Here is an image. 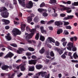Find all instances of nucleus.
Instances as JSON below:
<instances>
[{
	"mask_svg": "<svg viewBox=\"0 0 78 78\" xmlns=\"http://www.w3.org/2000/svg\"><path fill=\"white\" fill-rule=\"evenodd\" d=\"M41 24H45V21L42 20L41 21Z\"/></svg>",
	"mask_w": 78,
	"mask_h": 78,
	"instance_id": "de8ad7c7",
	"label": "nucleus"
},
{
	"mask_svg": "<svg viewBox=\"0 0 78 78\" xmlns=\"http://www.w3.org/2000/svg\"><path fill=\"white\" fill-rule=\"evenodd\" d=\"M10 45L11 46L14 47H17V45L16 44H10Z\"/></svg>",
	"mask_w": 78,
	"mask_h": 78,
	"instance_id": "a18cd8bd",
	"label": "nucleus"
},
{
	"mask_svg": "<svg viewBox=\"0 0 78 78\" xmlns=\"http://www.w3.org/2000/svg\"><path fill=\"white\" fill-rule=\"evenodd\" d=\"M40 40H41V41H44L45 40V37H44L41 35L40 37Z\"/></svg>",
	"mask_w": 78,
	"mask_h": 78,
	"instance_id": "393cba45",
	"label": "nucleus"
},
{
	"mask_svg": "<svg viewBox=\"0 0 78 78\" xmlns=\"http://www.w3.org/2000/svg\"><path fill=\"white\" fill-rule=\"evenodd\" d=\"M64 32L65 33V34L66 35L69 34V32H68L67 30H65Z\"/></svg>",
	"mask_w": 78,
	"mask_h": 78,
	"instance_id": "3c124183",
	"label": "nucleus"
},
{
	"mask_svg": "<svg viewBox=\"0 0 78 78\" xmlns=\"http://www.w3.org/2000/svg\"><path fill=\"white\" fill-rule=\"evenodd\" d=\"M41 75L42 77L45 76V78H49L50 77V74H48V75L47 76V73L46 72H43L41 71L39 72L36 74L35 75H36V76H39Z\"/></svg>",
	"mask_w": 78,
	"mask_h": 78,
	"instance_id": "7ed1b4c3",
	"label": "nucleus"
},
{
	"mask_svg": "<svg viewBox=\"0 0 78 78\" xmlns=\"http://www.w3.org/2000/svg\"><path fill=\"white\" fill-rule=\"evenodd\" d=\"M33 2H32L30 1L28 5H27L26 6L27 8L30 9V8H31L33 7Z\"/></svg>",
	"mask_w": 78,
	"mask_h": 78,
	"instance_id": "9b49d317",
	"label": "nucleus"
},
{
	"mask_svg": "<svg viewBox=\"0 0 78 78\" xmlns=\"http://www.w3.org/2000/svg\"><path fill=\"white\" fill-rule=\"evenodd\" d=\"M14 76H15V73H13L11 76V74H9L8 76L9 78H13Z\"/></svg>",
	"mask_w": 78,
	"mask_h": 78,
	"instance_id": "412c9836",
	"label": "nucleus"
},
{
	"mask_svg": "<svg viewBox=\"0 0 78 78\" xmlns=\"http://www.w3.org/2000/svg\"><path fill=\"white\" fill-rule=\"evenodd\" d=\"M40 8H43L44 6H45V3L44 2H42L40 5Z\"/></svg>",
	"mask_w": 78,
	"mask_h": 78,
	"instance_id": "7c9ffc66",
	"label": "nucleus"
},
{
	"mask_svg": "<svg viewBox=\"0 0 78 78\" xmlns=\"http://www.w3.org/2000/svg\"><path fill=\"white\" fill-rule=\"evenodd\" d=\"M5 28L6 30H8V29L9 28V27L8 26H7L5 27Z\"/></svg>",
	"mask_w": 78,
	"mask_h": 78,
	"instance_id": "e2e57ef3",
	"label": "nucleus"
},
{
	"mask_svg": "<svg viewBox=\"0 0 78 78\" xmlns=\"http://www.w3.org/2000/svg\"><path fill=\"white\" fill-rule=\"evenodd\" d=\"M61 57L63 59H65L66 58V56L64 54H63L62 55H61Z\"/></svg>",
	"mask_w": 78,
	"mask_h": 78,
	"instance_id": "37998d69",
	"label": "nucleus"
},
{
	"mask_svg": "<svg viewBox=\"0 0 78 78\" xmlns=\"http://www.w3.org/2000/svg\"><path fill=\"white\" fill-rule=\"evenodd\" d=\"M18 0L19 2V3L21 4V6H23V7H25V4L24 2L22 1H21L20 0Z\"/></svg>",
	"mask_w": 78,
	"mask_h": 78,
	"instance_id": "2eb2a0df",
	"label": "nucleus"
},
{
	"mask_svg": "<svg viewBox=\"0 0 78 78\" xmlns=\"http://www.w3.org/2000/svg\"><path fill=\"white\" fill-rule=\"evenodd\" d=\"M67 48L68 50L70 51H72V48H73L72 51H75L76 50V48L73 47V44L72 42H69L68 43L67 45Z\"/></svg>",
	"mask_w": 78,
	"mask_h": 78,
	"instance_id": "f03ea898",
	"label": "nucleus"
},
{
	"mask_svg": "<svg viewBox=\"0 0 78 78\" xmlns=\"http://www.w3.org/2000/svg\"><path fill=\"white\" fill-rule=\"evenodd\" d=\"M14 55V54L10 52L8 53L5 57L4 58H12V56Z\"/></svg>",
	"mask_w": 78,
	"mask_h": 78,
	"instance_id": "9d476101",
	"label": "nucleus"
},
{
	"mask_svg": "<svg viewBox=\"0 0 78 78\" xmlns=\"http://www.w3.org/2000/svg\"><path fill=\"white\" fill-rule=\"evenodd\" d=\"M38 11L39 12H42L44 11V12H47V10L45 9H42L39 8L38 9Z\"/></svg>",
	"mask_w": 78,
	"mask_h": 78,
	"instance_id": "6ab92c4d",
	"label": "nucleus"
},
{
	"mask_svg": "<svg viewBox=\"0 0 78 78\" xmlns=\"http://www.w3.org/2000/svg\"><path fill=\"white\" fill-rule=\"evenodd\" d=\"M32 59H36L37 57L35 55H32L31 56Z\"/></svg>",
	"mask_w": 78,
	"mask_h": 78,
	"instance_id": "5fc2aeb1",
	"label": "nucleus"
},
{
	"mask_svg": "<svg viewBox=\"0 0 78 78\" xmlns=\"http://www.w3.org/2000/svg\"><path fill=\"white\" fill-rule=\"evenodd\" d=\"M39 18L38 17H36L34 19V21L35 22L37 23L39 21Z\"/></svg>",
	"mask_w": 78,
	"mask_h": 78,
	"instance_id": "a878e982",
	"label": "nucleus"
},
{
	"mask_svg": "<svg viewBox=\"0 0 78 78\" xmlns=\"http://www.w3.org/2000/svg\"><path fill=\"white\" fill-rule=\"evenodd\" d=\"M2 21L3 22H4L5 24H8L9 23V20L3 19L2 20Z\"/></svg>",
	"mask_w": 78,
	"mask_h": 78,
	"instance_id": "dca6fc26",
	"label": "nucleus"
},
{
	"mask_svg": "<svg viewBox=\"0 0 78 78\" xmlns=\"http://www.w3.org/2000/svg\"><path fill=\"white\" fill-rule=\"evenodd\" d=\"M26 27V25L23 23H21V29L22 31L23 32L25 31V28Z\"/></svg>",
	"mask_w": 78,
	"mask_h": 78,
	"instance_id": "f8f14e48",
	"label": "nucleus"
},
{
	"mask_svg": "<svg viewBox=\"0 0 78 78\" xmlns=\"http://www.w3.org/2000/svg\"><path fill=\"white\" fill-rule=\"evenodd\" d=\"M51 2L52 4L56 3V0H51Z\"/></svg>",
	"mask_w": 78,
	"mask_h": 78,
	"instance_id": "79ce46f5",
	"label": "nucleus"
},
{
	"mask_svg": "<svg viewBox=\"0 0 78 78\" xmlns=\"http://www.w3.org/2000/svg\"><path fill=\"white\" fill-rule=\"evenodd\" d=\"M60 16L61 17H65L66 16V14L64 13H62L60 14Z\"/></svg>",
	"mask_w": 78,
	"mask_h": 78,
	"instance_id": "09e8293b",
	"label": "nucleus"
},
{
	"mask_svg": "<svg viewBox=\"0 0 78 78\" xmlns=\"http://www.w3.org/2000/svg\"><path fill=\"white\" fill-rule=\"evenodd\" d=\"M25 34L26 35V40L29 43H30V44H31L32 43V41L31 40H28L29 39H31V38H32L33 37V33H32V34L30 35L29 34L26 33Z\"/></svg>",
	"mask_w": 78,
	"mask_h": 78,
	"instance_id": "20e7f679",
	"label": "nucleus"
},
{
	"mask_svg": "<svg viewBox=\"0 0 78 78\" xmlns=\"http://www.w3.org/2000/svg\"><path fill=\"white\" fill-rule=\"evenodd\" d=\"M67 11V13H70V12H72V10H66Z\"/></svg>",
	"mask_w": 78,
	"mask_h": 78,
	"instance_id": "13d9d810",
	"label": "nucleus"
},
{
	"mask_svg": "<svg viewBox=\"0 0 78 78\" xmlns=\"http://www.w3.org/2000/svg\"><path fill=\"white\" fill-rule=\"evenodd\" d=\"M71 61L72 62H78L77 60H71Z\"/></svg>",
	"mask_w": 78,
	"mask_h": 78,
	"instance_id": "6e6d98bb",
	"label": "nucleus"
},
{
	"mask_svg": "<svg viewBox=\"0 0 78 78\" xmlns=\"http://www.w3.org/2000/svg\"><path fill=\"white\" fill-rule=\"evenodd\" d=\"M20 69L21 71H24V70H25V67H24V66L23 65L21 67Z\"/></svg>",
	"mask_w": 78,
	"mask_h": 78,
	"instance_id": "c85d7f7f",
	"label": "nucleus"
},
{
	"mask_svg": "<svg viewBox=\"0 0 78 78\" xmlns=\"http://www.w3.org/2000/svg\"><path fill=\"white\" fill-rule=\"evenodd\" d=\"M73 57L74 59H76V58H78V55L76 54V53H75L73 54Z\"/></svg>",
	"mask_w": 78,
	"mask_h": 78,
	"instance_id": "cd10ccee",
	"label": "nucleus"
},
{
	"mask_svg": "<svg viewBox=\"0 0 78 78\" xmlns=\"http://www.w3.org/2000/svg\"><path fill=\"white\" fill-rule=\"evenodd\" d=\"M61 42H64L65 41H66V39L64 38H63L61 40Z\"/></svg>",
	"mask_w": 78,
	"mask_h": 78,
	"instance_id": "680f3d73",
	"label": "nucleus"
},
{
	"mask_svg": "<svg viewBox=\"0 0 78 78\" xmlns=\"http://www.w3.org/2000/svg\"><path fill=\"white\" fill-rule=\"evenodd\" d=\"M67 4H68V5H70L71 4V2L70 1H68L67 2Z\"/></svg>",
	"mask_w": 78,
	"mask_h": 78,
	"instance_id": "0e129e2a",
	"label": "nucleus"
},
{
	"mask_svg": "<svg viewBox=\"0 0 78 78\" xmlns=\"http://www.w3.org/2000/svg\"><path fill=\"white\" fill-rule=\"evenodd\" d=\"M67 44V41L63 42L62 43V45L63 47H66V44Z\"/></svg>",
	"mask_w": 78,
	"mask_h": 78,
	"instance_id": "58836bf2",
	"label": "nucleus"
},
{
	"mask_svg": "<svg viewBox=\"0 0 78 78\" xmlns=\"http://www.w3.org/2000/svg\"><path fill=\"white\" fill-rule=\"evenodd\" d=\"M44 27H43V26H42L40 27L41 32H43V30H44Z\"/></svg>",
	"mask_w": 78,
	"mask_h": 78,
	"instance_id": "8fccbe9b",
	"label": "nucleus"
},
{
	"mask_svg": "<svg viewBox=\"0 0 78 78\" xmlns=\"http://www.w3.org/2000/svg\"><path fill=\"white\" fill-rule=\"evenodd\" d=\"M20 61H21V60L18 59L16 61V62L18 63L19 62H20Z\"/></svg>",
	"mask_w": 78,
	"mask_h": 78,
	"instance_id": "774afa93",
	"label": "nucleus"
},
{
	"mask_svg": "<svg viewBox=\"0 0 78 78\" xmlns=\"http://www.w3.org/2000/svg\"><path fill=\"white\" fill-rule=\"evenodd\" d=\"M51 42L53 43H55V40L53 39L51 37H49L47 39L45 42L46 44H47L48 43H51Z\"/></svg>",
	"mask_w": 78,
	"mask_h": 78,
	"instance_id": "423d86ee",
	"label": "nucleus"
},
{
	"mask_svg": "<svg viewBox=\"0 0 78 78\" xmlns=\"http://www.w3.org/2000/svg\"><path fill=\"white\" fill-rule=\"evenodd\" d=\"M66 29H68L69 30H70L72 28V27L70 26H68L66 27Z\"/></svg>",
	"mask_w": 78,
	"mask_h": 78,
	"instance_id": "a19ab883",
	"label": "nucleus"
},
{
	"mask_svg": "<svg viewBox=\"0 0 78 78\" xmlns=\"http://www.w3.org/2000/svg\"><path fill=\"white\" fill-rule=\"evenodd\" d=\"M58 52L59 53V55H61V54H62L63 53V51H62L61 50H59L58 51Z\"/></svg>",
	"mask_w": 78,
	"mask_h": 78,
	"instance_id": "f704fd0d",
	"label": "nucleus"
},
{
	"mask_svg": "<svg viewBox=\"0 0 78 78\" xmlns=\"http://www.w3.org/2000/svg\"><path fill=\"white\" fill-rule=\"evenodd\" d=\"M72 5L74 6H78V1L77 2H74L72 4Z\"/></svg>",
	"mask_w": 78,
	"mask_h": 78,
	"instance_id": "473e14b6",
	"label": "nucleus"
},
{
	"mask_svg": "<svg viewBox=\"0 0 78 78\" xmlns=\"http://www.w3.org/2000/svg\"><path fill=\"white\" fill-rule=\"evenodd\" d=\"M9 68L10 70H11L12 69V66H8L5 65L2 67V69L4 70H6V69H8Z\"/></svg>",
	"mask_w": 78,
	"mask_h": 78,
	"instance_id": "1a4fd4ad",
	"label": "nucleus"
},
{
	"mask_svg": "<svg viewBox=\"0 0 78 78\" xmlns=\"http://www.w3.org/2000/svg\"><path fill=\"white\" fill-rule=\"evenodd\" d=\"M34 70V67L33 66L29 68V71H33Z\"/></svg>",
	"mask_w": 78,
	"mask_h": 78,
	"instance_id": "bb28decb",
	"label": "nucleus"
},
{
	"mask_svg": "<svg viewBox=\"0 0 78 78\" xmlns=\"http://www.w3.org/2000/svg\"><path fill=\"white\" fill-rule=\"evenodd\" d=\"M45 51V50H44V48H43L41 50L39 51V52L40 53H41V54H43L44 53V52Z\"/></svg>",
	"mask_w": 78,
	"mask_h": 78,
	"instance_id": "5701e85b",
	"label": "nucleus"
},
{
	"mask_svg": "<svg viewBox=\"0 0 78 78\" xmlns=\"http://www.w3.org/2000/svg\"><path fill=\"white\" fill-rule=\"evenodd\" d=\"M33 75V73H30L28 74V76H32V75Z\"/></svg>",
	"mask_w": 78,
	"mask_h": 78,
	"instance_id": "052dcab7",
	"label": "nucleus"
},
{
	"mask_svg": "<svg viewBox=\"0 0 78 78\" xmlns=\"http://www.w3.org/2000/svg\"><path fill=\"white\" fill-rule=\"evenodd\" d=\"M9 6L10 8H11V9H13V7L12 6V5H11V4H9Z\"/></svg>",
	"mask_w": 78,
	"mask_h": 78,
	"instance_id": "864d4df0",
	"label": "nucleus"
},
{
	"mask_svg": "<svg viewBox=\"0 0 78 78\" xmlns=\"http://www.w3.org/2000/svg\"><path fill=\"white\" fill-rule=\"evenodd\" d=\"M36 60H31L29 61V64H34L35 65L36 64Z\"/></svg>",
	"mask_w": 78,
	"mask_h": 78,
	"instance_id": "ddd939ff",
	"label": "nucleus"
},
{
	"mask_svg": "<svg viewBox=\"0 0 78 78\" xmlns=\"http://www.w3.org/2000/svg\"><path fill=\"white\" fill-rule=\"evenodd\" d=\"M12 33L15 36L16 35H20L21 34V31L16 28H14L12 31Z\"/></svg>",
	"mask_w": 78,
	"mask_h": 78,
	"instance_id": "39448f33",
	"label": "nucleus"
},
{
	"mask_svg": "<svg viewBox=\"0 0 78 78\" xmlns=\"http://www.w3.org/2000/svg\"><path fill=\"white\" fill-rule=\"evenodd\" d=\"M40 26L39 25H35V29H35L36 30V29H39L40 28Z\"/></svg>",
	"mask_w": 78,
	"mask_h": 78,
	"instance_id": "c756f323",
	"label": "nucleus"
},
{
	"mask_svg": "<svg viewBox=\"0 0 78 78\" xmlns=\"http://www.w3.org/2000/svg\"><path fill=\"white\" fill-rule=\"evenodd\" d=\"M55 45L56 46H59V45L60 43L58 41H56V42H55Z\"/></svg>",
	"mask_w": 78,
	"mask_h": 78,
	"instance_id": "ea45409f",
	"label": "nucleus"
},
{
	"mask_svg": "<svg viewBox=\"0 0 78 78\" xmlns=\"http://www.w3.org/2000/svg\"><path fill=\"white\" fill-rule=\"evenodd\" d=\"M26 30L27 31H30V33L29 34L30 35L32 34V33H33V34H34V32L36 31V30L35 29H33L32 30H31L30 29V28L28 27H26Z\"/></svg>",
	"mask_w": 78,
	"mask_h": 78,
	"instance_id": "6e6552de",
	"label": "nucleus"
},
{
	"mask_svg": "<svg viewBox=\"0 0 78 78\" xmlns=\"http://www.w3.org/2000/svg\"><path fill=\"white\" fill-rule=\"evenodd\" d=\"M63 22L64 23V25H69L70 23L69 22H66V21H63Z\"/></svg>",
	"mask_w": 78,
	"mask_h": 78,
	"instance_id": "4c0bfd02",
	"label": "nucleus"
},
{
	"mask_svg": "<svg viewBox=\"0 0 78 78\" xmlns=\"http://www.w3.org/2000/svg\"><path fill=\"white\" fill-rule=\"evenodd\" d=\"M28 50H29V51H34V49L31 47L28 48Z\"/></svg>",
	"mask_w": 78,
	"mask_h": 78,
	"instance_id": "2f4dec72",
	"label": "nucleus"
},
{
	"mask_svg": "<svg viewBox=\"0 0 78 78\" xmlns=\"http://www.w3.org/2000/svg\"><path fill=\"white\" fill-rule=\"evenodd\" d=\"M6 10V8L5 7L0 8V12H2L1 15L4 18H7L9 16V13L8 12H4L3 11Z\"/></svg>",
	"mask_w": 78,
	"mask_h": 78,
	"instance_id": "f257e3e1",
	"label": "nucleus"
},
{
	"mask_svg": "<svg viewBox=\"0 0 78 78\" xmlns=\"http://www.w3.org/2000/svg\"><path fill=\"white\" fill-rule=\"evenodd\" d=\"M14 23L15 25H18V24H19V23L17 22H16L15 21H14Z\"/></svg>",
	"mask_w": 78,
	"mask_h": 78,
	"instance_id": "69168bd1",
	"label": "nucleus"
},
{
	"mask_svg": "<svg viewBox=\"0 0 78 78\" xmlns=\"http://www.w3.org/2000/svg\"><path fill=\"white\" fill-rule=\"evenodd\" d=\"M36 68L38 70H39L41 69L42 67V66L41 65H36Z\"/></svg>",
	"mask_w": 78,
	"mask_h": 78,
	"instance_id": "aec40b11",
	"label": "nucleus"
},
{
	"mask_svg": "<svg viewBox=\"0 0 78 78\" xmlns=\"http://www.w3.org/2000/svg\"><path fill=\"white\" fill-rule=\"evenodd\" d=\"M56 8H54L53 7L52 8V10L54 11V12L55 13V12H56Z\"/></svg>",
	"mask_w": 78,
	"mask_h": 78,
	"instance_id": "bf43d9fd",
	"label": "nucleus"
},
{
	"mask_svg": "<svg viewBox=\"0 0 78 78\" xmlns=\"http://www.w3.org/2000/svg\"><path fill=\"white\" fill-rule=\"evenodd\" d=\"M55 24L57 26H59L60 25H62V23L61 21H56L55 22Z\"/></svg>",
	"mask_w": 78,
	"mask_h": 78,
	"instance_id": "a211bd4d",
	"label": "nucleus"
},
{
	"mask_svg": "<svg viewBox=\"0 0 78 78\" xmlns=\"http://www.w3.org/2000/svg\"><path fill=\"white\" fill-rule=\"evenodd\" d=\"M50 55L51 56H52V57L54 56H55L54 53H53V51H51V52Z\"/></svg>",
	"mask_w": 78,
	"mask_h": 78,
	"instance_id": "c03bdc74",
	"label": "nucleus"
},
{
	"mask_svg": "<svg viewBox=\"0 0 78 78\" xmlns=\"http://www.w3.org/2000/svg\"><path fill=\"white\" fill-rule=\"evenodd\" d=\"M23 59H27V57L25 56H24L22 57Z\"/></svg>",
	"mask_w": 78,
	"mask_h": 78,
	"instance_id": "338daca9",
	"label": "nucleus"
},
{
	"mask_svg": "<svg viewBox=\"0 0 78 78\" xmlns=\"http://www.w3.org/2000/svg\"><path fill=\"white\" fill-rule=\"evenodd\" d=\"M26 55L27 56H30V55H31V53L27 52L26 53Z\"/></svg>",
	"mask_w": 78,
	"mask_h": 78,
	"instance_id": "49530a36",
	"label": "nucleus"
},
{
	"mask_svg": "<svg viewBox=\"0 0 78 78\" xmlns=\"http://www.w3.org/2000/svg\"><path fill=\"white\" fill-rule=\"evenodd\" d=\"M61 6H62L63 7V9H61V11H65V10H69V9H75V8L74 7H72L71 8H70L69 7H65L64 5H61Z\"/></svg>",
	"mask_w": 78,
	"mask_h": 78,
	"instance_id": "0eeeda50",
	"label": "nucleus"
},
{
	"mask_svg": "<svg viewBox=\"0 0 78 78\" xmlns=\"http://www.w3.org/2000/svg\"><path fill=\"white\" fill-rule=\"evenodd\" d=\"M68 19H71V18H72V17H73V16H68Z\"/></svg>",
	"mask_w": 78,
	"mask_h": 78,
	"instance_id": "603ef678",
	"label": "nucleus"
},
{
	"mask_svg": "<svg viewBox=\"0 0 78 78\" xmlns=\"http://www.w3.org/2000/svg\"><path fill=\"white\" fill-rule=\"evenodd\" d=\"M42 16L44 17H47L48 16V13L46 12H44L43 13Z\"/></svg>",
	"mask_w": 78,
	"mask_h": 78,
	"instance_id": "72a5a7b5",
	"label": "nucleus"
},
{
	"mask_svg": "<svg viewBox=\"0 0 78 78\" xmlns=\"http://www.w3.org/2000/svg\"><path fill=\"white\" fill-rule=\"evenodd\" d=\"M25 50H24L23 49L21 48H19V50H17V53H18V54H21V53H22L23 51H25Z\"/></svg>",
	"mask_w": 78,
	"mask_h": 78,
	"instance_id": "4468645a",
	"label": "nucleus"
},
{
	"mask_svg": "<svg viewBox=\"0 0 78 78\" xmlns=\"http://www.w3.org/2000/svg\"><path fill=\"white\" fill-rule=\"evenodd\" d=\"M9 34H8L7 36L5 37V38H6L8 41H10V40H11V37Z\"/></svg>",
	"mask_w": 78,
	"mask_h": 78,
	"instance_id": "f3484780",
	"label": "nucleus"
},
{
	"mask_svg": "<svg viewBox=\"0 0 78 78\" xmlns=\"http://www.w3.org/2000/svg\"><path fill=\"white\" fill-rule=\"evenodd\" d=\"M62 31H63V30L62 29L58 30L57 31V34H61V33H62Z\"/></svg>",
	"mask_w": 78,
	"mask_h": 78,
	"instance_id": "b1692460",
	"label": "nucleus"
},
{
	"mask_svg": "<svg viewBox=\"0 0 78 78\" xmlns=\"http://www.w3.org/2000/svg\"><path fill=\"white\" fill-rule=\"evenodd\" d=\"M54 22V20H51L49 22H48L47 24H50L52 23H53Z\"/></svg>",
	"mask_w": 78,
	"mask_h": 78,
	"instance_id": "e433bc0d",
	"label": "nucleus"
},
{
	"mask_svg": "<svg viewBox=\"0 0 78 78\" xmlns=\"http://www.w3.org/2000/svg\"><path fill=\"white\" fill-rule=\"evenodd\" d=\"M22 75V73H20L19 74L17 75V76L18 77H20V76H21Z\"/></svg>",
	"mask_w": 78,
	"mask_h": 78,
	"instance_id": "4d7b16f0",
	"label": "nucleus"
},
{
	"mask_svg": "<svg viewBox=\"0 0 78 78\" xmlns=\"http://www.w3.org/2000/svg\"><path fill=\"white\" fill-rule=\"evenodd\" d=\"M35 39H36V40H38L39 39V33L37 34L35 36Z\"/></svg>",
	"mask_w": 78,
	"mask_h": 78,
	"instance_id": "c9c22d12",
	"label": "nucleus"
},
{
	"mask_svg": "<svg viewBox=\"0 0 78 78\" xmlns=\"http://www.w3.org/2000/svg\"><path fill=\"white\" fill-rule=\"evenodd\" d=\"M32 21V17H29L27 18V22L28 23H30Z\"/></svg>",
	"mask_w": 78,
	"mask_h": 78,
	"instance_id": "4be33fe9",
	"label": "nucleus"
}]
</instances>
